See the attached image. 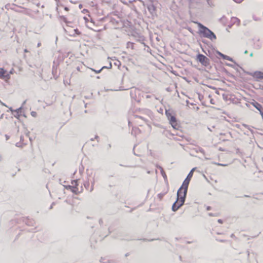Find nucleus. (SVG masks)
I'll use <instances>...</instances> for the list:
<instances>
[{
	"instance_id": "f257e3e1",
	"label": "nucleus",
	"mask_w": 263,
	"mask_h": 263,
	"mask_svg": "<svg viewBox=\"0 0 263 263\" xmlns=\"http://www.w3.org/2000/svg\"><path fill=\"white\" fill-rule=\"evenodd\" d=\"M193 22L197 24L198 27H199L198 33L202 36L209 39L211 41L216 39V35L208 27L199 22L195 21Z\"/></svg>"
},
{
	"instance_id": "f03ea898",
	"label": "nucleus",
	"mask_w": 263,
	"mask_h": 263,
	"mask_svg": "<svg viewBox=\"0 0 263 263\" xmlns=\"http://www.w3.org/2000/svg\"><path fill=\"white\" fill-rule=\"evenodd\" d=\"M186 195H181V192H180V190H178L177 193V199L176 201L173 203L172 209L174 212H176L179 209L182 205H183Z\"/></svg>"
},
{
	"instance_id": "7ed1b4c3",
	"label": "nucleus",
	"mask_w": 263,
	"mask_h": 263,
	"mask_svg": "<svg viewBox=\"0 0 263 263\" xmlns=\"http://www.w3.org/2000/svg\"><path fill=\"white\" fill-rule=\"evenodd\" d=\"M192 176L191 173H189L181 186L178 190H180V192H181V190H183V194H184V195H186L187 194L188 186Z\"/></svg>"
},
{
	"instance_id": "20e7f679",
	"label": "nucleus",
	"mask_w": 263,
	"mask_h": 263,
	"mask_svg": "<svg viewBox=\"0 0 263 263\" xmlns=\"http://www.w3.org/2000/svg\"><path fill=\"white\" fill-rule=\"evenodd\" d=\"M197 60L199 61L202 65L204 66H208L210 65V60L205 55L199 53L197 55Z\"/></svg>"
},
{
	"instance_id": "39448f33",
	"label": "nucleus",
	"mask_w": 263,
	"mask_h": 263,
	"mask_svg": "<svg viewBox=\"0 0 263 263\" xmlns=\"http://www.w3.org/2000/svg\"><path fill=\"white\" fill-rule=\"evenodd\" d=\"M168 120H169L170 123L174 129H179L180 126L178 124L176 118L173 115L172 117H170Z\"/></svg>"
},
{
	"instance_id": "423d86ee",
	"label": "nucleus",
	"mask_w": 263,
	"mask_h": 263,
	"mask_svg": "<svg viewBox=\"0 0 263 263\" xmlns=\"http://www.w3.org/2000/svg\"><path fill=\"white\" fill-rule=\"evenodd\" d=\"M72 185H68L67 188L71 190L72 192L77 194L78 192H79L78 188L77 187V186L78 185V180H72L71 181Z\"/></svg>"
},
{
	"instance_id": "0eeeda50",
	"label": "nucleus",
	"mask_w": 263,
	"mask_h": 263,
	"mask_svg": "<svg viewBox=\"0 0 263 263\" xmlns=\"http://www.w3.org/2000/svg\"><path fill=\"white\" fill-rule=\"evenodd\" d=\"M147 8L150 13L153 15H156V8L152 3L147 5Z\"/></svg>"
},
{
	"instance_id": "6e6552de",
	"label": "nucleus",
	"mask_w": 263,
	"mask_h": 263,
	"mask_svg": "<svg viewBox=\"0 0 263 263\" xmlns=\"http://www.w3.org/2000/svg\"><path fill=\"white\" fill-rule=\"evenodd\" d=\"M0 78L9 79L10 78V74L7 73L6 70L3 68H0Z\"/></svg>"
},
{
	"instance_id": "1a4fd4ad",
	"label": "nucleus",
	"mask_w": 263,
	"mask_h": 263,
	"mask_svg": "<svg viewBox=\"0 0 263 263\" xmlns=\"http://www.w3.org/2000/svg\"><path fill=\"white\" fill-rule=\"evenodd\" d=\"M22 109V106L20 107V108H17L15 110H13L12 109V108H10V109L11 111L13 112V111L15 112V114H13L15 117L18 118V117L20 116V114L21 113Z\"/></svg>"
},
{
	"instance_id": "9d476101",
	"label": "nucleus",
	"mask_w": 263,
	"mask_h": 263,
	"mask_svg": "<svg viewBox=\"0 0 263 263\" xmlns=\"http://www.w3.org/2000/svg\"><path fill=\"white\" fill-rule=\"evenodd\" d=\"M231 20L233 24H236L237 26H238L240 25V21L238 18L233 17L232 18Z\"/></svg>"
},
{
	"instance_id": "9b49d317",
	"label": "nucleus",
	"mask_w": 263,
	"mask_h": 263,
	"mask_svg": "<svg viewBox=\"0 0 263 263\" xmlns=\"http://www.w3.org/2000/svg\"><path fill=\"white\" fill-rule=\"evenodd\" d=\"M254 74L257 78L263 79V72L256 71Z\"/></svg>"
},
{
	"instance_id": "f8f14e48",
	"label": "nucleus",
	"mask_w": 263,
	"mask_h": 263,
	"mask_svg": "<svg viewBox=\"0 0 263 263\" xmlns=\"http://www.w3.org/2000/svg\"><path fill=\"white\" fill-rule=\"evenodd\" d=\"M259 106V107H258V108H256V109L258 110V111H259V114H260V115L261 116V118L263 120V106H262V105H260Z\"/></svg>"
},
{
	"instance_id": "ddd939ff",
	"label": "nucleus",
	"mask_w": 263,
	"mask_h": 263,
	"mask_svg": "<svg viewBox=\"0 0 263 263\" xmlns=\"http://www.w3.org/2000/svg\"><path fill=\"white\" fill-rule=\"evenodd\" d=\"M111 67H112V65H111V63H110V64H109V66L108 67H106V66H103V67H102V68H101V69H100V70H95L92 69V70H93V71H95L96 72V73H100V72L101 71V70H102L103 68H111Z\"/></svg>"
},
{
	"instance_id": "4468645a",
	"label": "nucleus",
	"mask_w": 263,
	"mask_h": 263,
	"mask_svg": "<svg viewBox=\"0 0 263 263\" xmlns=\"http://www.w3.org/2000/svg\"><path fill=\"white\" fill-rule=\"evenodd\" d=\"M251 104L256 108H258V107H259V106H260L261 105L260 103H259L258 102H257L255 101H254L253 102H252L251 103Z\"/></svg>"
},
{
	"instance_id": "2eb2a0df",
	"label": "nucleus",
	"mask_w": 263,
	"mask_h": 263,
	"mask_svg": "<svg viewBox=\"0 0 263 263\" xmlns=\"http://www.w3.org/2000/svg\"><path fill=\"white\" fill-rule=\"evenodd\" d=\"M223 59L224 60H228V61H232L233 62H234L235 63V62L234 61V60H233V59L227 55H225L223 56Z\"/></svg>"
},
{
	"instance_id": "dca6fc26",
	"label": "nucleus",
	"mask_w": 263,
	"mask_h": 263,
	"mask_svg": "<svg viewBox=\"0 0 263 263\" xmlns=\"http://www.w3.org/2000/svg\"><path fill=\"white\" fill-rule=\"evenodd\" d=\"M165 115L167 118V119H169L170 117H172L173 115L171 114V112H170L169 110H166L165 111Z\"/></svg>"
},
{
	"instance_id": "f3484780",
	"label": "nucleus",
	"mask_w": 263,
	"mask_h": 263,
	"mask_svg": "<svg viewBox=\"0 0 263 263\" xmlns=\"http://www.w3.org/2000/svg\"><path fill=\"white\" fill-rule=\"evenodd\" d=\"M216 53L219 55V56H220L222 59L223 58V56L224 55V54L222 53L221 52H220V51H216Z\"/></svg>"
},
{
	"instance_id": "a211bd4d",
	"label": "nucleus",
	"mask_w": 263,
	"mask_h": 263,
	"mask_svg": "<svg viewBox=\"0 0 263 263\" xmlns=\"http://www.w3.org/2000/svg\"><path fill=\"white\" fill-rule=\"evenodd\" d=\"M31 115L33 117H36L37 116V113L35 111H32L31 112Z\"/></svg>"
},
{
	"instance_id": "6ab92c4d",
	"label": "nucleus",
	"mask_w": 263,
	"mask_h": 263,
	"mask_svg": "<svg viewBox=\"0 0 263 263\" xmlns=\"http://www.w3.org/2000/svg\"><path fill=\"white\" fill-rule=\"evenodd\" d=\"M163 196H164V194H159L158 195V198H159L160 200H161V199H162V198H163Z\"/></svg>"
},
{
	"instance_id": "aec40b11",
	"label": "nucleus",
	"mask_w": 263,
	"mask_h": 263,
	"mask_svg": "<svg viewBox=\"0 0 263 263\" xmlns=\"http://www.w3.org/2000/svg\"><path fill=\"white\" fill-rule=\"evenodd\" d=\"M74 31L75 33H76L78 35H80L81 34V32L79 31L78 29H76L74 30Z\"/></svg>"
},
{
	"instance_id": "412c9836",
	"label": "nucleus",
	"mask_w": 263,
	"mask_h": 263,
	"mask_svg": "<svg viewBox=\"0 0 263 263\" xmlns=\"http://www.w3.org/2000/svg\"><path fill=\"white\" fill-rule=\"evenodd\" d=\"M161 175L163 176V177L164 178V179H166V174H165L164 171L163 173H161Z\"/></svg>"
},
{
	"instance_id": "4be33fe9",
	"label": "nucleus",
	"mask_w": 263,
	"mask_h": 263,
	"mask_svg": "<svg viewBox=\"0 0 263 263\" xmlns=\"http://www.w3.org/2000/svg\"><path fill=\"white\" fill-rule=\"evenodd\" d=\"M195 168H192V169L191 170V171L190 172V173H191L192 176H193V172H194V171H195Z\"/></svg>"
},
{
	"instance_id": "5701e85b",
	"label": "nucleus",
	"mask_w": 263,
	"mask_h": 263,
	"mask_svg": "<svg viewBox=\"0 0 263 263\" xmlns=\"http://www.w3.org/2000/svg\"><path fill=\"white\" fill-rule=\"evenodd\" d=\"M159 168L160 170L161 173H163L164 171L163 168L161 166H159Z\"/></svg>"
},
{
	"instance_id": "b1692460",
	"label": "nucleus",
	"mask_w": 263,
	"mask_h": 263,
	"mask_svg": "<svg viewBox=\"0 0 263 263\" xmlns=\"http://www.w3.org/2000/svg\"><path fill=\"white\" fill-rule=\"evenodd\" d=\"M159 168L160 170L161 173H163L164 171L163 168L161 166H159Z\"/></svg>"
},
{
	"instance_id": "393cba45",
	"label": "nucleus",
	"mask_w": 263,
	"mask_h": 263,
	"mask_svg": "<svg viewBox=\"0 0 263 263\" xmlns=\"http://www.w3.org/2000/svg\"><path fill=\"white\" fill-rule=\"evenodd\" d=\"M136 117L143 120L145 122L146 121V120L145 119H144L143 117H142L141 116H137Z\"/></svg>"
},
{
	"instance_id": "a878e982",
	"label": "nucleus",
	"mask_w": 263,
	"mask_h": 263,
	"mask_svg": "<svg viewBox=\"0 0 263 263\" xmlns=\"http://www.w3.org/2000/svg\"><path fill=\"white\" fill-rule=\"evenodd\" d=\"M233 1L237 3H240L243 0H233Z\"/></svg>"
},
{
	"instance_id": "bb28decb",
	"label": "nucleus",
	"mask_w": 263,
	"mask_h": 263,
	"mask_svg": "<svg viewBox=\"0 0 263 263\" xmlns=\"http://www.w3.org/2000/svg\"><path fill=\"white\" fill-rule=\"evenodd\" d=\"M198 150L199 152H200L202 153H203V152H204V150L202 148L199 147Z\"/></svg>"
},
{
	"instance_id": "cd10ccee",
	"label": "nucleus",
	"mask_w": 263,
	"mask_h": 263,
	"mask_svg": "<svg viewBox=\"0 0 263 263\" xmlns=\"http://www.w3.org/2000/svg\"><path fill=\"white\" fill-rule=\"evenodd\" d=\"M216 164L219 166H227V164H223L219 163H216Z\"/></svg>"
},
{
	"instance_id": "c85d7f7f",
	"label": "nucleus",
	"mask_w": 263,
	"mask_h": 263,
	"mask_svg": "<svg viewBox=\"0 0 263 263\" xmlns=\"http://www.w3.org/2000/svg\"><path fill=\"white\" fill-rule=\"evenodd\" d=\"M99 222L100 223V224H102L103 223V220L102 219H100L99 221Z\"/></svg>"
},
{
	"instance_id": "c756f323",
	"label": "nucleus",
	"mask_w": 263,
	"mask_h": 263,
	"mask_svg": "<svg viewBox=\"0 0 263 263\" xmlns=\"http://www.w3.org/2000/svg\"><path fill=\"white\" fill-rule=\"evenodd\" d=\"M84 186H85V187H87V186H89V183L88 182L85 183L84 184Z\"/></svg>"
},
{
	"instance_id": "7c9ffc66",
	"label": "nucleus",
	"mask_w": 263,
	"mask_h": 263,
	"mask_svg": "<svg viewBox=\"0 0 263 263\" xmlns=\"http://www.w3.org/2000/svg\"><path fill=\"white\" fill-rule=\"evenodd\" d=\"M208 214L210 216H215L214 214H213L212 213H209Z\"/></svg>"
},
{
	"instance_id": "2f4dec72",
	"label": "nucleus",
	"mask_w": 263,
	"mask_h": 263,
	"mask_svg": "<svg viewBox=\"0 0 263 263\" xmlns=\"http://www.w3.org/2000/svg\"><path fill=\"white\" fill-rule=\"evenodd\" d=\"M187 30L191 33H193V31H192V29L191 28H187Z\"/></svg>"
},
{
	"instance_id": "473e14b6",
	"label": "nucleus",
	"mask_w": 263,
	"mask_h": 263,
	"mask_svg": "<svg viewBox=\"0 0 263 263\" xmlns=\"http://www.w3.org/2000/svg\"><path fill=\"white\" fill-rule=\"evenodd\" d=\"M211 209V206H208L206 207V210H207V211H209V210H210Z\"/></svg>"
},
{
	"instance_id": "72a5a7b5",
	"label": "nucleus",
	"mask_w": 263,
	"mask_h": 263,
	"mask_svg": "<svg viewBox=\"0 0 263 263\" xmlns=\"http://www.w3.org/2000/svg\"><path fill=\"white\" fill-rule=\"evenodd\" d=\"M218 222L219 223H222L223 221H222V220H221V219H218Z\"/></svg>"
},
{
	"instance_id": "f704fd0d",
	"label": "nucleus",
	"mask_w": 263,
	"mask_h": 263,
	"mask_svg": "<svg viewBox=\"0 0 263 263\" xmlns=\"http://www.w3.org/2000/svg\"><path fill=\"white\" fill-rule=\"evenodd\" d=\"M94 139H97V141H98V142L99 141H98V139H99V136H97V135H96V136H95V138H94Z\"/></svg>"
},
{
	"instance_id": "c9c22d12",
	"label": "nucleus",
	"mask_w": 263,
	"mask_h": 263,
	"mask_svg": "<svg viewBox=\"0 0 263 263\" xmlns=\"http://www.w3.org/2000/svg\"><path fill=\"white\" fill-rule=\"evenodd\" d=\"M41 45V43L40 42L38 43L37 45V47H40Z\"/></svg>"
},
{
	"instance_id": "e433bc0d",
	"label": "nucleus",
	"mask_w": 263,
	"mask_h": 263,
	"mask_svg": "<svg viewBox=\"0 0 263 263\" xmlns=\"http://www.w3.org/2000/svg\"><path fill=\"white\" fill-rule=\"evenodd\" d=\"M26 101H27V100H25V101L23 102V104H22V107H23V106L24 105H25V104H26Z\"/></svg>"
},
{
	"instance_id": "4c0bfd02",
	"label": "nucleus",
	"mask_w": 263,
	"mask_h": 263,
	"mask_svg": "<svg viewBox=\"0 0 263 263\" xmlns=\"http://www.w3.org/2000/svg\"><path fill=\"white\" fill-rule=\"evenodd\" d=\"M5 137H6V140H8L9 139V136L6 135Z\"/></svg>"
},
{
	"instance_id": "58836bf2",
	"label": "nucleus",
	"mask_w": 263,
	"mask_h": 263,
	"mask_svg": "<svg viewBox=\"0 0 263 263\" xmlns=\"http://www.w3.org/2000/svg\"><path fill=\"white\" fill-rule=\"evenodd\" d=\"M93 190V185H91V189H90V192H92Z\"/></svg>"
},
{
	"instance_id": "ea45409f",
	"label": "nucleus",
	"mask_w": 263,
	"mask_h": 263,
	"mask_svg": "<svg viewBox=\"0 0 263 263\" xmlns=\"http://www.w3.org/2000/svg\"><path fill=\"white\" fill-rule=\"evenodd\" d=\"M29 52V51L27 49H24V52L27 53V52Z\"/></svg>"
},
{
	"instance_id": "a19ab883",
	"label": "nucleus",
	"mask_w": 263,
	"mask_h": 263,
	"mask_svg": "<svg viewBox=\"0 0 263 263\" xmlns=\"http://www.w3.org/2000/svg\"><path fill=\"white\" fill-rule=\"evenodd\" d=\"M202 42L203 43H206V42H207V41H206V40H203L202 41Z\"/></svg>"
},
{
	"instance_id": "79ce46f5",
	"label": "nucleus",
	"mask_w": 263,
	"mask_h": 263,
	"mask_svg": "<svg viewBox=\"0 0 263 263\" xmlns=\"http://www.w3.org/2000/svg\"><path fill=\"white\" fill-rule=\"evenodd\" d=\"M250 56L251 57H252L253 56V52H251V53L250 54Z\"/></svg>"
},
{
	"instance_id": "37998d69",
	"label": "nucleus",
	"mask_w": 263,
	"mask_h": 263,
	"mask_svg": "<svg viewBox=\"0 0 263 263\" xmlns=\"http://www.w3.org/2000/svg\"><path fill=\"white\" fill-rule=\"evenodd\" d=\"M65 10H66V11H68V8L67 7H65Z\"/></svg>"
},
{
	"instance_id": "c03bdc74",
	"label": "nucleus",
	"mask_w": 263,
	"mask_h": 263,
	"mask_svg": "<svg viewBox=\"0 0 263 263\" xmlns=\"http://www.w3.org/2000/svg\"><path fill=\"white\" fill-rule=\"evenodd\" d=\"M94 183H95V181L93 180L92 182H91V185H93V186L94 185Z\"/></svg>"
},
{
	"instance_id": "a18cd8bd",
	"label": "nucleus",
	"mask_w": 263,
	"mask_h": 263,
	"mask_svg": "<svg viewBox=\"0 0 263 263\" xmlns=\"http://www.w3.org/2000/svg\"><path fill=\"white\" fill-rule=\"evenodd\" d=\"M244 53L245 54H247L248 53V51L247 50H245V52H244Z\"/></svg>"
},
{
	"instance_id": "49530a36",
	"label": "nucleus",
	"mask_w": 263,
	"mask_h": 263,
	"mask_svg": "<svg viewBox=\"0 0 263 263\" xmlns=\"http://www.w3.org/2000/svg\"><path fill=\"white\" fill-rule=\"evenodd\" d=\"M54 204V203H52V204L50 206V209H51L52 208V205Z\"/></svg>"
},
{
	"instance_id": "de8ad7c7",
	"label": "nucleus",
	"mask_w": 263,
	"mask_h": 263,
	"mask_svg": "<svg viewBox=\"0 0 263 263\" xmlns=\"http://www.w3.org/2000/svg\"><path fill=\"white\" fill-rule=\"evenodd\" d=\"M244 197H249L250 196H248V195H245L244 196Z\"/></svg>"
},
{
	"instance_id": "09e8293b",
	"label": "nucleus",
	"mask_w": 263,
	"mask_h": 263,
	"mask_svg": "<svg viewBox=\"0 0 263 263\" xmlns=\"http://www.w3.org/2000/svg\"><path fill=\"white\" fill-rule=\"evenodd\" d=\"M186 104H189V101H188V100H186Z\"/></svg>"
},
{
	"instance_id": "8fccbe9b",
	"label": "nucleus",
	"mask_w": 263,
	"mask_h": 263,
	"mask_svg": "<svg viewBox=\"0 0 263 263\" xmlns=\"http://www.w3.org/2000/svg\"><path fill=\"white\" fill-rule=\"evenodd\" d=\"M234 236V235L233 234H232L231 235V237H233Z\"/></svg>"
},
{
	"instance_id": "3c124183",
	"label": "nucleus",
	"mask_w": 263,
	"mask_h": 263,
	"mask_svg": "<svg viewBox=\"0 0 263 263\" xmlns=\"http://www.w3.org/2000/svg\"><path fill=\"white\" fill-rule=\"evenodd\" d=\"M90 140H91V141H93V140H94V139H93V138H91V139H90Z\"/></svg>"
},
{
	"instance_id": "603ef678",
	"label": "nucleus",
	"mask_w": 263,
	"mask_h": 263,
	"mask_svg": "<svg viewBox=\"0 0 263 263\" xmlns=\"http://www.w3.org/2000/svg\"><path fill=\"white\" fill-rule=\"evenodd\" d=\"M210 2V0H208V3L210 5V2Z\"/></svg>"
},
{
	"instance_id": "864d4df0",
	"label": "nucleus",
	"mask_w": 263,
	"mask_h": 263,
	"mask_svg": "<svg viewBox=\"0 0 263 263\" xmlns=\"http://www.w3.org/2000/svg\"><path fill=\"white\" fill-rule=\"evenodd\" d=\"M229 66L232 67V65L231 64H228Z\"/></svg>"
},
{
	"instance_id": "5fc2aeb1",
	"label": "nucleus",
	"mask_w": 263,
	"mask_h": 263,
	"mask_svg": "<svg viewBox=\"0 0 263 263\" xmlns=\"http://www.w3.org/2000/svg\"><path fill=\"white\" fill-rule=\"evenodd\" d=\"M10 73H11V74L12 73V70H11V71H10Z\"/></svg>"
},
{
	"instance_id": "6e6d98bb",
	"label": "nucleus",
	"mask_w": 263,
	"mask_h": 263,
	"mask_svg": "<svg viewBox=\"0 0 263 263\" xmlns=\"http://www.w3.org/2000/svg\"><path fill=\"white\" fill-rule=\"evenodd\" d=\"M79 7H82V5H80Z\"/></svg>"
},
{
	"instance_id": "4d7b16f0",
	"label": "nucleus",
	"mask_w": 263,
	"mask_h": 263,
	"mask_svg": "<svg viewBox=\"0 0 263 263\" xmlns=\"http://www.w3.org/2000/svg\"><path fill=\"white\" fill-rule=\"evenodd\" d=\"M212 102H213V101H212V100H211V103L213 104V103H212Z\"/></svg>"
},
{
	"instance_id": "13d9d810",
	"label": "nucleus",
	"mask_w": 263,
	"mask_h": 263,
	"mask_svg": "<svg viewBox=\"0 0 263 263\" xmlns=\"http://www.w3.org/2000/svg\"><path fill=\"white\" fill-rule=\"evenodd\" d=\"M212 102H213V101H212V100H211V103L213 104V103H212Z\"/></svg>"
}]
</instances>
